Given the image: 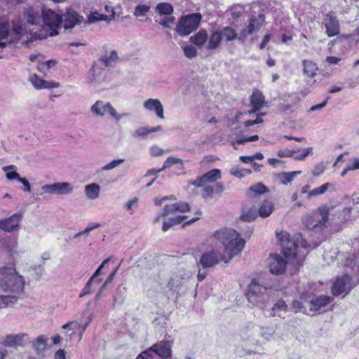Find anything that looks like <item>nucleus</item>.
<instances>
[{"label": "nucleus", "mask_w": 359, "mask_h": 359, "mask_svg": "<svg viewBox=\"0 0 359 359\" xmlns=\"http://www.w3.org/2000/svg\"><path fill=\"white\" fill-rule=\"evenodd\" d=\"M224 258V255L217 250L205 252L197 262L198 267V280L199 281L204 280L208 274L207 270L214 268Z\"/></svg>", "instance_id": "obj_4"}, {"label": "nucleus", "mask_w": 359, "mask_h": 359, "mask_svg": "<svg viewBox=\"0 0 359 359\" xmlns=\"http://www.w3.org/2000/svg\"><path fill=\"white\" fill-rule=\"evenodd\" d=\"M292 308L294 309V312H305V309L303 306L302 303L300 301L294 300L292 302Z\"/></svg>", "instance_id": "obj_61"}, {"label": "nucleus", "mask_w": 359, "mask_h": 359, "mask_svg": "<svg viewBox=\"0 0 359 359\" xmlns=\"http://www.w3.org/2000/svg\"><path fill=\"white\" fill-rule=\"evenodd\" d=\"M9 24L0 20V48H4L10 41L8 40Z\"/></svg>", "instance_id": "obj_27"}, {"label": "nucleus", "mask_w": 359, "mask_h": 359, "mask_svg": "<svg viewBox=\"0 0 359 359\" xmlns=\"http://www.w3.org/2000/svg\"><path fill=\"white\" fill-rule=\"evenodd\" d=\"M273 204L269 201H265L259 209V215L262 217H269L273 211Z\"/></svg>", "instance_id": "obj_33"}, {"label": "nucleus", "mask_w": 359, "mask_h": 359, "mask_svg": "<svg viewBox=\"0 0 359 359\" xmlns=\"http://www.w3.org/2000/svg\"><path fill=\"white\" fill-rule=\"evenodd\" d=\"M351 283V278L346 274L343 275L341 277H337L332 287V293L335 296L342 294L346 295L352 289Z\"/></svg>", "instance_id": "obj_9"}, {"label": "nucleus", "mask_w": 359, "mask_h": 359, "mask_svg": "<svg viewBox=\"0 0 359 359\" xmlns=\"http://www.w3.org/2000/svg\"><path fill=\"white\" fill-rule=\"evenodd\" d=\"M207 184L204 176L197 177V179L192 182V184L196 187H203Z\"/></svg>", "instance_id": "obj_60"}, {"label": "nucleus", "mask_w": 359, "mask_h": 359, "mask_svg": "<svg viewBox=\"0 0 359 359\" xmlns=\"http://www.w3.org/2000/svg\"><path fill=\"white\" fill-rule=\"evenodd\" d=\"M268 191L267 188L262 183H257L253 186H251L248 189V194L249 196H252L251 194H255L256 195H260L266 193Z\"/></svg>", "instance_id": "obj_40"}, {"label": "nucleus", "mask_w": 359, "mask_h": 359, "mask_svg": "<svg viewBox=\"0 0 359 359\" xmlns=\"http://www.w3.org/2000/svg\"><path fill=\"white\" fill-rule=\"evenodd\" d=\"M312 147H308L306 149H303L302 153L299 155L294 156L293 158L296 161H303L309 155L312 154Z\"/></svg>", "instance_id": "obj_51"}, {"label": "nucleus", "mask_w": 359, "mask_h": 359, "mask_svg": "<svg viewBox=\"0 0 359 359\" xmlns=\"http://www.w3.org/2000/svg\"><path fill=\"white\" fill-rule=\"evenodd\" d=\"M276 236L282 248L281 252L287 260L292 259L296 257L298 245L306 248V242L301 233L296 234L295 241L290 240V235L286 231L277 233Z\"/></svg>", "instance_id": "obj_3"}, {"label": "nucleus", "mask_w": 359, "mask_h": 359, "mask_svg": "<svg viewBox=\"0 0 359 359\" xmlns=\"http://www.w3.org/2000/svg\"><path fill=\"white\" fill-rule=\"evenodd\" d=\"M124 161H125L124 159L114 160V161H111L110 163L106 164L101 169L103 171H107V170H112V169L118 167L122 163H123Z\"/></svg>", "instance_id": "obj_47"}, {"label": "nucleus", "mask_w": 359, "mask_h": 359, "mask_svg": "<svg viewBox=\"0 0 359 359\" xmlns=\"http://www.w3.org/2000/svg\"><path fill=\"white\" fill-rule=\"evenodd\" d=\"M333 300L332 297L327 295H320L310 302V311H318L329 304Z\"/></svg>", "instance_id": "obj_22"}, {"label": "nucleus", "mask_w": 359, "mask_h": 359, "mask_svg": "<svg viewBox=\"0 0 359 359\" xmlns=\"http://www.w3.org/2000/svg\"><path fill=\"white\" fill-rule=\"evenodd\" d=\"M267 288L261 285L256 280H252L248 285L247 290V297L252 304H257L260 302V298L266 292Z\"/></svg>", "instance_id": "obj_10"}, {"label": "nucleus", "mask_w": 359, "mask_h": 359, "mask_svg": "<svg viewBox=\"0 0 359 359\" xmlns=\"http://www.w3.org/2000/svg\"><path fill=\"white\" fill-rule=\"evenodd\" d=\"M191 41L197 46L201 47L208 41V34L205 29H201L191 37Z\"/></svg>", "instance_id": "obj_31"}, {"label": "nucleus", "mask_w": 359, "mask_h": 359, "mask_svg": "<svg viewBox=\"0 0 359 359\" xmlns=\"http://www.w3.org/2000/svg\"><path fill=\"white\" fill-rule=\"evenodd\" d=\"M220 34L222 39L226 41H232L236 39H238L239 34H237L235 29L231 27L227 26L220 30Z\"/></svg>", "instance_id": "obj_28"}, {"label": "nucleus", "mask_w": 359, "mask_h": 359, "mask_svg": "<svg viewBox=\"0 0 359 359\" xmlns=\"http://www.w3.org/2000/svg\"><path fill=\"white\" fill-rule=\"evenodd\" d=\"M203 176L207 183H213L222 177L221 171L219 169H212Z\"/></svg>", "instance_id": "obj_35"}, {"label": "nucleus", "mask_w": 359, "mask_h": 359, "mask_svg": "<svg viewBox=\"0 0 359 359\" xmlns=\"http://www.w3.org/2000/svg\"><path fill=\"white\" fill-rule=\"evenodd\" d=\"M48 337L45 335L38 336L34 341H31L32 346L39 356H43L48 345Z\"/></svg>", "instance_id": "obj_23"}, {"label": "nucleus", "mask_w": 359, "mask_h": 359, "mask_svg": "<svg viewBox=\"0 0 359 359\" xmlns=\"http://www.w3.org/2000/svg\"><path fill=\"white\" fill-rule=\"evenodd\" d=\"M2 169L4 172H6V177L9 180H17L19 181V179L21 178L20 175L14 170L15 169V166L13 165L4 166Z\"/></svg>", "instance_id": "obj_39"}, {"label": "nucleus", "mask_w": 359, "mask_h": 359, "mask_svg": "<svg viewBox=\"0 0 359 359\" xmlns=\"http://www.w3.org/2000/svg\"><path fill=\"white\" fill-rule=\"evenodd\" d=\"M93 283H95V281L93 280V278H90L86 283L85 287L82 289L81 292L79 294L80 298L91 293V286Z\"/></svg>", "instance_id": "obj_50"}, {"label": "nucleus", "mask_w": 359, "mask_h": 359, "mask_svg": "<svg viewBox=\"0 0 359 359\" xmlns=\"http://www.w3.org/2000/svg\"><path fill=\"white\" fill-rule=\"evenodd\" d=\"M332 186V184L329 182L325 183L322 186L316 188L311 191L310 192H309V197L323 194L327 190V189Z\"/></svg>", "instance_id": "obj_41"}, {"label": "nucleus", "mask_w": 359, "mask_h": 359, "mask_svg": "<svg viewBox=\"0 0 359 359\" xmlns=\"http://www.w3.org/2000/svg\"><path fill=\"white\" fill-rule=\"evenodd\" d=\"M287 262L280 255H271L269 262L270 271L276 275L283 274L285 271Z\"/></svg>", "instance_id": "obj_17"}, {"label": "nucleus", "mask_w": 359, "mask_h": 359, "mask_svg": "<svg viewBox=\"0 0 359 359\" xmlns=\"http://www.w3.org/2000/svg\"><path fill=\"white\" fill-rule=\"evenodd\" d=\"M156 10L161 15H169L173 12V7L168 3H160L156 6Z\"/></svg>", "instance_id": "obj_37"}, {"label": "nucleus", "mask_w": 359, "mask_h": 359, "mask_svg": "<svg viewBox=\"0 0 359 359\" xmlns=\"http://www.w3.org/2000/svg\"><path fill=\"white\" fill-rule=\"evenodd\" d=\"M201 18L200 13L182 16L177 25V32L181 36L189 35L198 27Z\"/></svg>", "instance_id": "obj_6"}, {"label": "nucleus", "mask_w": 359, "mask_h": 359, "mask_svg": "<svg viewBox=\"0 0 359 359\" xmlns=\"http://www.w3.org/2000/svg\"><path fill=\"white\" fill-rule=\"evenodd\" d=\"M22 219V212H16L10 217L0 220V229L6 232H13L20 229L19 223Z\"/></svg>", "instance_id": "obj_13"}, {"label": "nucleus", "mask_w": 359, "mask_h": 359, "mask_svg": "<svg viewBox=\"0 0 359 359\" xmlns=\"http://www.w3.org/2000/svg\"><path fill=\"white\" fill-rule=\"evenodd\" d=\"M175 22V18L173 16L164 15L158 21L159 24L164 27L170 28L171 25H173Z\"/></svg>", "instance_id": "obj_44"}, {"label": "nucleus", "mask_w": 359, "mask_h": 359, "mask_svg": "<svg viewBox=\"0 0 359 359\" xmlns=\"http://www.w3.org/2000/svg\"><path fill=\"white\" fill-rule=\"evenodd\" d=\"M43 79H41L39 76H38L36 74H34L30 77V81L33 86L35 88L37 89H42L43 88Z\"/></svg>", "instance_id": "obj_49"}, {"label": "nucleus", "mask_w": 359, "mask_h": 359, "mask_svg": "<svg viewBox=\"0 0 359 359\" xmlns=\"http://www.w3.org/2000/svg\"><path fill=\"white\" fill-rule=\"evenodd\" d=\"M303 71L305 75L309 77H313L316 76L318 67L314 62L305 60L303 61Z\"/></svg>", "instance_id": "obj_32"}, {"label": "nucleus", "mask_w": 359, "mask_h": 359, "mask_svg": "<svg viewBox=\"0 0 359 359\" xmlns=\"http://www.w3.org/2000/svg\"><path fill=\"white\" fill-rule=\"evenodd\" d=\"M136 359H159L149 349L143 351Z\"/></svg>", "instance_id": "obj_55"}, {"label": "nucleus", "mask_w": 359, "mask_h": 359, "mask_svg": "<svg viewBox=\"0 0 359 359\" xmlns=\"http://www.w3.org/2000/svg\"><path fill=\"white\" fill-rule=\"evenodd\" d=\"M118 60V55L115 50H112L109 57L102 56L100 58V61L106 67H113Z\"/></svg>", "instance_id": "obj_36"}, {"label": "nucleus", "mask_w": 359, "mask_h": 359, "mask_svg": "<svg viewBox=\"0 0 359 359\" xmlns=\"http://www.w3.org/2000/svg\"><path fill=\"white\" fill-rule=\"evenodd\" d=\"M265 104V97L262 92L259 90H255L250 97V105L252 107V109L248 111V114L257 112Z\"/></svg>", "instance_id": "obj_19"}, {"label": "nucleus", "mask_w": 359, "mask_h": 359, "mask_svg": "<svg viewBox=\"0 0 359 359\" xmlns=\"http://www.w3.org/2000/svg\"><path fill=\"white\" fill-rule=\"evenodd\" d=\"M190 210L189 205L185 202L175 203L172 205H166L163 209L162 215L165 217L175 212H186Z\"/></svg>", "instance_id": "obj_20"}, {"label": "nucleus", "mask_w": 359, "mask_h": 359, "mask_svg": "<svg viewBox=\"0 0 359 359\" xmlns=\"http://www.w3.org/2000/svg\"><path fill=\"white\" fill-rule=\"evenodd\" d=\"M184 53L188 58H193L196 55V50L192 46H187L184 48Z\"/></svg>", "instance_id": "obj_52"}, {"label": "nucleus", "mask_w": 359, "mask_h": 359, "mask_svg": "<svg viewBox=\"0 0 359 359\" xmlns=\"http://www.w3.org/2000/svg\"><path fill=\"white\" fill-rule=\"evenodd\" d=\"M171 348L172 344L169 341H161L158 344L153 345L149 349L151 351L154 355L157 358H161L163 359H167L171 357Z\"/></svg>", "instance_id": "obj_15"}, {"label": "nucleus", "mask_w": 359, "mask_h": 359, "mask_svg": "<svg viewBox=\"0 0 359 359\" xmlns=\"http://www.w3.org/2000/svg\"><path fill=\"white\" fill-rule=\"evenodd\" d=\"M1 303L6 306H11L17 302L15 295L0 296Z\"/></svg>", "instance_id": "obj_46"}, {"label": "nucleus", "mask_w": 359, "mask_h": 359, "mask_svg": "<svg viewBox=\"0 0 359 359\" xmlns=\"http://www.w3.org/2000/svg\"><path fill=\"white\" fill-rule=\"evenodd\" d=\"M301 172V171L281 172L276 175V178L280 182V183L285 185L291 182L294 180V177Z\"/></svg>", "instance_id": "obj_30"}, {"label": "nucleus", "mask_w": 359, "mask_h": 359, "mask_svg": "<svg viewBox=\"0 0 359 359\" xmlns=\"http://www.w3.org/2000/svg\"><path fill=\"white\" fill-rule=\"evenodd\" d=\"M351 208H346L341 210L339 213V217L344 222H346L351 219Z\"/></svg>", "instance_id": "obj_53"}, {"label": "nucleus", "mask_w": 359, "mask_h": 359, "mask_svg": "<svg viewBox=\"0 0 359 359\" xmlns=\"http://www.w3.org/2000/svg\"><path fill=\"white\" fill-rule=\"evenodd\" d=\"M161 126L148 128L147 127H140L137 128L132 135L133 137H144L151 133L162 130Z\"/></svg>", "instance_id": "obj_29"}, {"label": "nucleus", "mask_w": 359, "mask_h": 359, "mask_svg": "<svg viewBox=\"0 0 359 359\" xmlns=\"http://www.w3.org/2000/svg\"><path fill=\"white\" fill-rule=\"evenodd\" d=\"M278 109L281 113L288 114L293 111V105L291 104L282 103L279 105Z\"/></svg>", "instance_id": "obj_54"}, {"label": "nucleus", "mask_w": 359, "mask_h": 359, "mask_svg": "<svg viewBox=\"0 0 359 359\" xmlns=\"http://www.w3.org/2000/svg\"><path fill=\"white\" fill-rule=\"evenodd\" d=\"M215 237L224 246L225 252L229 255V259L241 252L245 244L239 233L231 229L218 230L215 233Z\"/></svg>", "instance_id": "obj_1"}, {"label": "nucleus", "mask_w": 359, "mask_h": 359, "mask_svg": "<svg viewBox=\"0 0 359 359\" xmlns=\"http://www.w3.org/2000/svg\"><path fill=\"white\" fill-rule=\"evenodd\" d=\"M150 10V6L146 4L137 5L134 11V15L136 17L144 16Z\"/></svg>", "instance_id": "obj_43"}, {"label": "nucleus", "mask_w": 359, "mask_h": 359, "mask_svg": "<svg viewBox=\"0 0 359 359\" xmlns=\"http://www.w3.org/2000/svg\"><path fill=\"white\" fill-rule=\"evenodd\" d=\"M175 164L180 165L181 166L180 168L181 170L184 169L183 161L181 158L170 156L164 162L163 165L161 168V170H164L167 168H170L172 165H175Z\"/></svg>", "instance_id": "obj_38"}, {"label": "nucleus", "mask_w": 359, "mask_h": 359, "mask_svg": "<svg viewBox=\"0 0 359 359\" xmlns=\"http://www.w3.org/2000/svg\"><path fill=\"white\" fill-rule=\"evenodd\" d=\"M323 23L328 36H334L339 33V23L334 13L330 12L324 15Z\"/></svg>", "instance_id": "obj_16"}, {"label": "nucleus", "mask_w": 359, "mask_h": 359, "mask_svg": "<svg viewBox=\"0 0 359 359\" xmlns=\"http://www.w3.org/2000/svg\"><path fill=\"white\" fill-rule=\"evenodd\" d=\"M274 332V329L271 327H262L260 334L265 339L269 340V339L273 336Z\"/></svg>", "instance_id": "obj_48"}, {"label": "nucleus", "mask_w": 359, "mask_h": 359, "mask_svg": "<svg viewBox=\"0 0 359 359\" xmlns=\"http://www.w3.org/2000/svg\"><path fill=\"white\" fill-rule=\"evenodd\" d=\"M230 173L236 177L241 178V177H244L246 174H250L251 170H246V169H243V170H241L232 169L231 170Z\"/></svg>", "instance_id": "obj_56"}, {"label": "nucleus", "mask_w": 359, "mask_h": 359, "mask_svg": "<svg viewBox=\"0 0 359 359\" xmlns=\"http://www.w3.org/2000/svg\"><path fill=\"white\" fill-rule=\"evenodd\" d=\"M86 196L89 200H95L100 196V186L96 183L88 184L84 189Z\"/></svg>", "instance_id": "obj_26"}, {"label": "nucleus", "mask_w": 359, "mask_h": 359, "mask_svg": "<svg viewBox=\"0 0 359 359\" xmlns=\"http://www.w3.org/2000/svg\"><path fill=\"white\" fill-rule=\"evenodd\" d=\"M19 182L23 184L22 191L25 192H30L31 191V185L28 180L25 177H21L19 179Z\"/></svg>", "instance_id": "obj_63"}, {"label": "nucleus", "mask_w": 359, "mask_h": 359, "mask_svg": "<svg viewBox=\"0 0 359 359\" xmlns=\"http://www.w3.org/2000/svg\"><path fill=\"white\" fill-rule=\"evenodd\" d=\"M296 152L297 151L295 150L290 149L279 150L277 155L280 158L293 157Z\"/></svg>", "instance_id": "obj_57"}, {"label": "nucleus", "mask_w": 359, "mask_h": 359, "mask_svg": "<svg viewBox=\"0 0 359 359\" xmlns=\"http://www.w3.org/2000/svg\"><path fill=\"white\" fill-rule=\"evenodd\" d=\"M180 283L181 280L178 276L172 277L170 279L168 283V287H169L170 290L175 292L178 290V287H180Z\"/></svg>", "instance_id": "obj_45"}, {"label": "nucleus", "mask_w": 359, "mask_h": 359, "mask_svg": "<svg viewBox=\"0 0 359 359\" xmlns=\"http://www.w3.org/2000/svg\"><path fill=\"white\" fill-rule=\"evenodd\" d=\"M31 343L30 338L27 333H19L15 335H7L3 342L5 346L16 347L25 346Z\"/></svg>", "instance_id": "obj_14"}, {"label": "nucleus", "mask_w": 359, "mask_h": 359, "mask_svg": "<svg viewBox=\"0 0 359 359\" xmlns=\"http://www.w3.org/2000/svg\"><path fill=\"white\" fill-rule=\"evenodd\" d=\"M41 21L48 28L49 36H53L58 34L57 29L62 23V18L61 15L50 9H43L42 10Z\"/></svg>", "instance_id": "obj_7"}, {"label": "nucleus", "mask_w": 359, "mask_h": 359, "mask_svg": "<svg viewBox=\"0 0 359 359\" xmlns=\"http://www.w3.org/2000/svg\"><path fill=\"white\" fill-rule=\"evenodd\" d=\"M257 217V211L254 209H250L246 212H243L241 216V219L243 222H252Z\"/></svg>", "instance_id": "obj_42"}, {"label": "nucleus", "mask_w": 359, "mask_h": 359, "mask_svg": "<svg viewBox=\"0 0 359 359\" xmlns=\"http://www.w3.org/2000/svg\"><path fill=\"white\" fill-rule=\"evenodd\" d=\"M329 219V208L327 207L320 208L317 212L307 215L304 217L303 222L309 229L322 228L325 226Z\"/></svg>", "instance_id": "obj_5"}, {"label": "nucleus", "mask_w": 359, "mask_h": 359, "mask_svg": "<svg viewBox=\"0 0 359 359\" xmlns=\"http://www.w3.org/2000/svg\"><path fill=\"white\" fill-rule=\"evenodd\" d=\"M92 113L96 116H103L109 114L111 116L118 121L121 116L116 113L115 109L109 102L104 103L97 100L90 108Z\"/></svg>", "instance_id": "obj_11"}, {"label": "nucleus", "mask_w": 359, "mask_h": 359, "mask_svg": "<svg viewBox=\"0 0 359 359\" xmlns=\"http://www.w3.org/2000/svg\"><path fill=\"white\" fill-rule=\"evenodd\" d=\"M12 26V40H19L24 34V29L20 22H13Z\"/></svg>", "instance_id": "obj_34"}, {"label": "nucleus", "mask_w": 359, "mask_h": 359, "mask_svg": "<svg viewBox=\"0 0 359 359\" xmlns=\"http://www.w3.org/2000/svg\"><path fill=\"white\" fill-rule=\"evenodd\" d=\"M222 37L220 34V30L212 31L208 38V43L205 46L208 50H215L219 47Z\"/></svg>", "instance_id": "obj_25"}, {"label": "nucleus", "mask_w": 359, "mask_h": 359, "mask_svg": "<svg viewBox=\"0 0 359 359\" xmlns=\"http://www.w3.org/2000/svg\"><path fill=\"white\" fill-rule=\"evenodd\" d=\"M214 192V188L212 186H205L203 189L202 196L204 198H207L212 196Z\"/></svg>", "instance_id": "obj_62"}, {"label": "nucleus", "mask_w": 359, "mask_h": 359, "mask_svg": "<svg viewBox=\"0 0 359 359\" xmlns=\"http://www.w3.org/2000/svg\"><path fill=\"white\" fill-rule=\"evenodd\" d=\"M25 287L23 277L16 271L13 264L0 267V288L5 292L18 294Z\"/></svg>", "instance_id": "obj_2"}, {"label": "nucleus", "mask_w": 359, "mask_h": 359, "mask_svg": "<svg viewBox=\"0 0 359 359\" xmlns=\"http://www.w3.org/2000/svg\"><path fill=\"white\" fill-rule=\"evenodd\" d=\"M265 18L263 14H259L257 17L251 16L250 18L249 25L243 29L238 36V40L245 41L249 35L257 32L262 27Z\"/></svg>", "instance_id": "obj_8"}, {"label": "nucleus", "mask_w": 359, "mask_h": 359, "mask_svg": "<svg viewBox=\"0 0 359 359\" xmlns=\"http://www.w3.org/2000/svg\"><path fill=\"white\" fill-rule=\"evenodd\" d=\"M287 307V306L284 301L278 300L273 307L272 311L273 312H275L276 310L286 311Z\"/></svg>", "instance_id": "obj_59"}, {"label": "nucleus", "mask_w": 359, "mask_h": 359, "mask_svg": "<svg viewBox=\"0 0 359 359\" xmlns=\"http://www.w3.org/2000/svg\"><path fill=\"white\" fill-rule=\"evenodd\" d=\"M60 86V83L57 82L43 81V88L52 89L58 88Z\"/></svg>", "instance_id": "obj_64"}, {"label": "nucleus", "mask_w": 359, "mask_h": 359, "mask_svg": "<svg viewBox=\"0 0 359 359\" xmlns=\"http://www.w3.org/2000/svg\"><path fill=\"white\" fill-rule=\"evenodd\" d=\"M62 18L65 29H72L83 20V16L79 15L76 11L71 9H68Z\"/></svg>", "instance_id": "obj_18"}, {"label": "nucleus", "mask_w": 359, "mask_h": 359, "mask_svg": "<svg viewBox=\"0 0 359 359\" xmlns=\"http://www.w3.org/2000/svg\"><path fill=\"white\" fill-rule=\"evenodd\" d=\"M258 140H259V136L257 135H252V136H250L248 137L238 139L236 140V143L238 144H244L246 142H254V141H257Z\"/></svg>", "instance_id": "obj_58"}, {"label": "nucleus", "mask_w": 359, "mask_h": 359, "mask_svg": "<svg viewBox=\"0 0 359 359\" xmlns=\"http://www.w3.org/2000/svg\"><path fill=\"white\" fill-rule=\"evenodd\" d=\"M144 107L149 111H154L160 118H164L163 107L159 100L149 98L144 101Z\"/></svg>", "instance_id": "obj_24"}, {"label": "nucleus", "mask_w": 359, "mask_h": 359, "mask_svg": "<svg viewBox=\"0 0 359 359\" xmlns=\"http://www.w3.org/2000/svg\"><path fill=\"white\" fill-rule=\"evenodd\" d=\"M23 17L29 25H39L42 22V11L39 12L33 8H27L24 11Z\"/></svg>", "instance_id": "obj_21"}, {"label": "nucleus", "mask_w": 359, "mask_h": 359, "mask_svg": "<svg viewBox=\"0 0 359 359\" xmlns=\"http://www.w3.org/2000/svg\"><path fill=\"white\" fill-rule=\"evenodd\" d=\"M41 189L46 193L66 195L73 191V187L69 182H56L51 184H45L41 187Z\"/></svg>", "instance_id": "obj_12"}]
</instances>
